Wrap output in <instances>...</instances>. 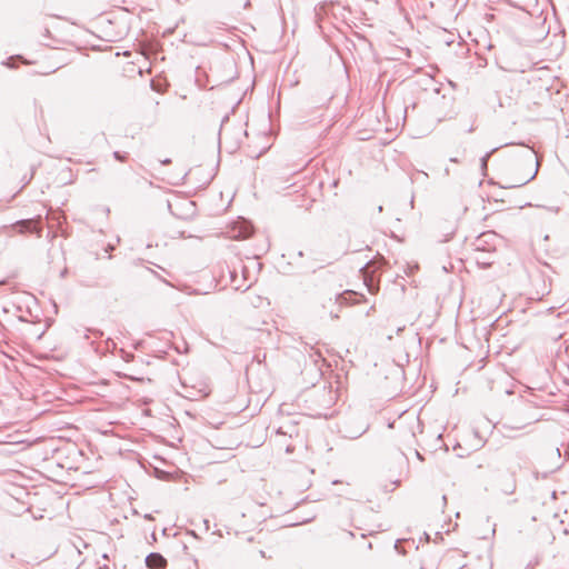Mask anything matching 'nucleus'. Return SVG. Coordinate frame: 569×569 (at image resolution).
I'll use <instances>...</instances> for the list:
<instances>
[{"mask_svg": "<svg viewBox=\"0 0 569 569\" xmlns=\"http://www.w3.org/2000/svg\"><path fill=\"white\" fill-rule=\"evenodd\" d=\"M368 429L369 423L366 420L361 418H351L342 423L340 432L345 438L358 439L363 433H366Z\"/></svg>", "mask_w": 569, "mask_h": 569, "instance_id": "f257e3e1", "label": "nucleus"}, {"mask_svg": "<svg viewBox=\"0 0 569 569\" xmlns=\"http://www.w3.org/2000/svg\"><path fill=\"white\" fill-rule=\"evenodd\" d=\"M253 232V227L246 219L238 220L228 231L229 237L234 240H243L249 238Z\"/></svg>", "mask_w": 569, "mask_h": 569, "instance_id": "f03ea898", "label": "nucleus"}, {"mask_svg": "<svg viewBox=\"0 0 569 569\" xmlns=\"http://www.w3.org/2000/svg\"><path fill=\"white\" fill-rule=\"evenodd\" d=\"M522 160L525 162H527L528 164H532L533 162H536V169L532 172L528 173L526 177H523V178L517 180L515 183L508 186V188L522 187V186L527 184L528 182H530L531 180H533L535 177L537 176L538 160L535 154V151L532 149L528 148L522 154Z\"/></svg>", "mask_w": 569, "mask_h": 569, "instance_id": "7ed1b4c3", "label": "nucleus"}, {"mask_svg": "<svg viewBox=\"0 0 569 569\" xmlns=\"http://www.w3.org/2000/svg\"><path fill=\"white\" fill-rule=\"evenodd\" d=\"M496 239L495 232H483L472 243L477 252H490L495 249V244L491 243Z\"/></svg>", "mask_w": 569, "mask_h": 569, "instance_id": "20e7f679", "label": "nucleus"}, {"mask_svg": "<svg viewBox=\"0 0 569 569\" xmlns=\"http://www.w3.org/2000/svg\"><path fill=\"white\" fill-rule=\"evenodd\" d=\"M146 565L149 569H163L167 566V559L159 552H151L146 557Z\"/></svg>", "mask_w": 569, "mask_h": 569, "instance_id": "39448f33", "label": "nucleus"}, {"mask_svg": "<svg viewBox=\"0 0 569 569\" xmlns=\"http://www.w3.org/2000/svg\"><path fill=\"white\" fill-rule=\"evenodd\" d=\"M539 281L541 282V284L537 289L536 295H537L538 299H541L542 297H545V296L550 293L551 282L550 281L547 282V278H546V276L543 273H541L539 276Z\"/></svg>", "mask_w": 569, "mask_h": 569, "instance_id": "423d86ee", "label": "nucleus"}, {"mask_svg": "<svg viewBox=\"0 0 569 569\" xmlns=\"http://www.w3.org/2000/svg\"><path fill=\"white\" fill-rule=\"evenodd\" d=\"M530 422H527V423H523V425H517V423H513L512 421L510 420H506L501 423L502 426V429L508 432V431H515V430H521L523 429L527 425H529Z\"/></svg>", "mask_w": 569, "mask_h": 569, "instance_id": "0eeeda50", "label": "nucleus"}, {"mask_svg": "<svg viewBox=\"0 0 569 569\" xmlns=\"http://www.w3.org/2000/svg\"><path fill=\"white\" fill-rule=\"evenodd\" d=\"M516 491V480L513 478H510L503 483L502 486V492L505 495H512Z\"/></svg>", "mask_w": 569, "mask_h": 569, "instance_id": "6e6552de", "label": "nucleus"}, {"mask_svg": "<svg viewBox=\"0 0 569 569\" xmlns=\"http://www.w3.org/2000/svg\"><path fill=\"white\" fill-rule=\"evenodd\" d=\"M498 150V148H493L491 151L487 152L482 158H481V167L485 169L487 168V162L490 158V156L496 151Z\"/></svg>", "mask_w": 569, "mask_h": 569, "instance_id": "1a4fd4ad", "label": "nucleus"}, {"mask_svg": "<svg viewBox=\"0 0 569 569\" xmlns=\"http://www.w3.org/2000/svg\"><path fill=\"white\" fill-rule=\"evenodd\" d=\"M476 261L479 263V264H482L485 267H489L492 262L489 260V258H486V257H476Z\"/></svg>", "mask_w": 569, "mask_h": 569, "instance_id": "9d476101", "label": "nucleus"}, {"mask_svg": "<svg viewBox=\"0 0 569 569\" xmlns=\"http://www.w3.org/2000/svg\"><path fill=\"white\" fill-rule=\"evenodd\" d=\"M22 224L28 227L29 231H34L33 222L31 220L21 221Z\"/></svg>", "mask_w": 569, "mask_h": 569, "instance_id": "9b49d317", "label": "nucleus"}, {"mask_svg": "<svg viewBox=\"0 0 569 569\" xmlns=\"http://www.w3.org/2000/svg\"><path fill=\"white\" fill-rule=\"evenodd\" d=\"M113 158L119 161H124L126 157L121 154L119 151L113 152Z\"/></svg>", "mask_w": 569, "mask_h": 569, "instance_id": "f8f14e48", "label": "nucleus"}, {"mask_svg": "<svg viewBox=\"0 0 569 569\" xmlns=\"http://www.w3.org/2000/svg\"><path fill=\"white\" fill-rule=\"evenodd\" d=\"M121 353L124 355L127 361H129V359L133 357L131 353H126L124 350H121Z\"/></svg>", "mask_w": 569, "mask_h": 569, "instance_id": "ddd939ff", "label": "nucleus"}, {"mask_svg": "<svg viewBox=\"0 0 569 569\" xmlns=\"http://www.w3.org/2000/svg\"><path fill=\"white\" fill-rule=\"evenodd\" d=\"M121 353L124 355L127 361H129V359L133 357L131 353H126L124 350H121Z\"/></svg>", "mask_w": 569, "mask_h": 569, "instance_id": "4468645a", "label": "nucleus"}, {"mask_svg": "<svg viewBox=\"0 0 569 569\" xmlns=\"http://www.w3.org/2000/svg\"><path fill=\"white\" fill-rule=\"evenodd\" d=\"M121 353L124 355L127 361H129V359L133 357L131 353H126L124 350H121Z\"/></svg>", "mask_w": 569, "mask_h": 569, "instance_id": "2eb2a0df", "label": "nucleus"}, {"mask_svg": "<svg viewBox=\"0 0 569 569\" xmlns=\"http://www.w3.org/2000/svg\"><path fill=\"white\" fill-rule=\"evenodd\" d=\"M259 553L262 558H267L266 552L263 550H260Z\"/></svg>", "mask_w": 569, "mask_h": 569, "instance_id": "dca6fc26", "label": "nucleus"}, {"mask_svg": "<svg viewBox=\"0 0 569 569\" xmlns=\"http://www.w3.org/2000/svg\"><path fill=\"white\" fill-rule=\"evenodd\" d=\"M170 162H171V160H170V159H163V161H162V163H163V164H168V163H170Z\"/></svg>", "mask_w": 569, "mask_h": 569, "instance_id": "f3484780", "label": "nucleus"}, {"mask_svg": "<svg viewBox=\"0 0 569 569\" xmlns=\"http://www.w3.org/2000/svg\"><path fill=\"white\" fill-rule=\"evenodd\" d=\"M316 356H317V358L315 359V362H317V361H318V358H321L320 352H316Z\"/></svg>", "mask_w": 569, "mask_h": 569, "instance_id": "a211bd4d", "label": "nucleus"}, {"mask_svg": "<svg viewBox=\"0 0 569 569\" xmlns=\"http://www.w3.org/2000/svg\"><path fill=\"white\" fill-rule=\"evenodd\" d=\"M341 299H342L341 295H337V296H336V300H337V301H339V300H341Z\"/></svg>", "mask_w": 569, "mask_h": 569, "instance_id": "6ab92c4d", "label": "nucleus"}, {"mask_svg": "<svg viewBox=\"0 0 569 569\" xmlns=\"http://www.w3.org/2000/svg\"><path fill=\"white\" fill-rule=\"evenodd\" d=\"M416 456H417V458H419V459H421V460H422V457H421V455L419 453V451H416Z\"/></svg>", "mask_w": 569, "mask_h": 569, "instance_id": "aec40b11", "label": "nucleus"}, {"mask_svg": "<svg viewBox=\"0 0 569 569\" xmlns=\"http://www.w3.org/2000/svg\"><path fill=\"white\" fill-rule=\"evenodd\" d=\"M566 455H568V456H569V441H568V446H567V448H566Z\"/></svg>", "mask_w": 569, "mask_h": 569, "instance_id": "412c9836", "label": "nucleus"}, {"mask_svg": "<svg viewBox=\"0 0 569 569\" xmlns=\"http://www.w3.org/2000/svg\"><path fill=\"white\" fill-rule=\"evenodd\" d=\"M556 452H557V455H558V458H560L561 453H560L559 448H557V449H556Z\"/></svg>", "mask_w": 569, "mask_h": 569, "instance_id": "4be33fe9", "label": "nucleus"}, {"mask_svg": "<svg viewBox=\"0 0 569 569\" xmlns=\"http://www.w3.org/2000/svg\"><path fill=\"white\" fill-rule=\"evenodd\" d=\"M378 211L381 212L382 211V206H379L378 207Z\"/></svg>", "mask_w": 569, "mask_h": 569, "instance_id": "5701e85b", "label": "nucleus"}, {"mask_svg": "<svg viewBox=\"0 0 569 569\" xmlns=\"http://www.w3.org/2000/svg\"><path fill=\"white\" fill-rule=\"evenodd\" d=\"M250 4L249 1L244 2V7L247 8Z\"/></svg>", "mask_w": 569, "mask_h": 569, "instance_id": "b1692460", "label": "nucleus"}, {"mask_svg": "<svg viewBox=\"0 0 569 569\" xmlns=\"http://www.w3.org/2000/svg\"><path fill=\"white\" fill-rule=\"evenodd\" d=\"M247 540H248L249 542H251V541L253 540V538H252V537H249Z\"/></svg>", "mask_w": 569, "mask_h": 569, "instance_id": "393cba45", "label": "nucleus"}]
</instances>
